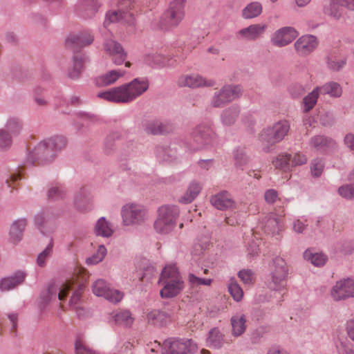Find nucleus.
Instances as JSON below:
<instances>
[{"label": "nucleus", "mask_w": 354, "mask_h": 354, "mask_svg": "<svg viewBox=\"0 0 354 354\" xmlns=\"http://www.w3.org/2000/svg\"><path fill=\"white\" fill-rule=\"evenodd\" d=\"M53 247V241L51 239L50 241V243L48 244V245L46 246L45 250H43L41 253H39L37 257V263L39 266L42 267L44 266L46 260L52 253Z\"/></svg>", "instance_id": "obj_54"}, {"label": "nucleus", "mask_w": 354, "mask_h": 354, "mask_svg": "<svg viewBox=\"0 0 354 354\" xmlns=\"http://www.w3.org/2000/svg\"><path fill=\"white\" fill-rule=\"evenodd\" d=\"M149 88V82L145 78H135L129 83L123 84L103 92L97 96L110 102L129 104L142 95Z\"/></svg>", "instance_id": "obj_1"}, {"label": "nucleus", "mask_w": 354, "mask_h": 354, "mask_svg": "<svg viewBox=\"0 0 354 354\" xmlns=\"http://www.w3.org/2000/svg\"><path fill=\"white\" fill-rule=\"evenodd\" d=\"M345 64L346 60L344 59L335 60L332 57L328 58V66L333 71H337L343 68Z\"/></svg>", "instance_id": "obj_61"}, {"label": "nucleus", "mask_w": 354, "mask_h": 354, "mask_svg": "<svg viewBox=\"0 0 354 354\" xmlns=\"http://www.w3.org/2000/svg\"><path fill=\"white\" fill-rule=\"evenodd\" d=\"M318 88L321 94L329 95L333 97H340L342 93V88L340 84L335 82L326 83L323 86Z\"/></svg>", "instance_id": "obj_40"}, {"label": "nucleus", "mask_w": 354, "mask_h": 354, "mask_svg": "<svg viewBox=\"0 0 354 354\" xmlns=\"http://www.w3.org/2000/svg\"><path fill=\"white\" fill-rule=\"evenodd\" d=\"M55 153L50 149L46 140L40 142L33 151L28 155V162L34 164H46L51 162L55 158Z\"/></svg>", "instance_id": "obj_13"}, {"label": "nucleus", "mask_w": 354, "mask_h": 354, "mask_svg": "<svg viewBox=\"0 0 354 354\" xmlns=\"http://www.w3.org/2000/svg\"><path fill=\"white\" fill-rule=\"evenodd\" d=\"M91 197L85 188L76 193L74 198L75 206L81 211H87L91 207Z\"/></svg>", "instance_id": "obj_32"}, {"label": "nucleus", "mask_w": 354, "mask_h": 354, "mask_svg": "<svg viewBox=\"0 0 354 354\" xmlns=\"http://www.w3.org/2000/svg\"><path fill=\"white\" fill-rule=\"evenodd\" d=\"M73 283V280H69L65 283H53L50 285L47 289L49 300L55 299L57 296L59 300H64Z\"/></svg>", "instance_id": "obj_23"}, {"label": "nucleus", "mask_w": 354, "mask_h": 354, "mask_svg": "<svg viewBox=\"0 0 354 354\" xmlns=\"http://www.w3.org/2000/svg\"><path fill=\"white\" fill-rule=\"evenodd\" d=\"M192 140L188 147L192 151L208 149L216 146L218 138L212 126L207 123L197 125L191 133Z\"/></svg>", "instance_id": "obj_3"}, {"label": "nucleus", "mask_w": 354, "mask_h": 354, "mask_svg": "<svg viewBox=\"0 0 354 354\" xmlns=\"http://www.w3.org/2000/svg\"><path fill=\"white\" fill-rule=\"evenodd\" d=\"M82 288L83 286L80 285L77 290L73 292L69 301L70 307L76 311L79 317H83L85 314L84 308L80 304Z\"/></svg>", "instance_id": "obj_41"}, {"label": "nucleus", "mask_w": 354, "mask_h": 354, "mask_svg": "<svg viewBox=\"0 0 354 354\" xmlns=\"http://www.w3.org/2000/svg\"><path fill=\"white\" fill-rule=\"evenodd\" d=\"M267 29L266 24H255L241 29L236 32V37L250 41L260 38Z\"/></svg>", "instance_id": "obj_21"}, {"label": "nucleus", "mask_w": 354, "mask_h": 354, "mask_svg": "<svg viewBox=\"0 0 354 354\" xmlns=\"http://www.w3.org/2000/svg\"><path fill=\"white\" fill-rule=\"evenodd\" d=\"M299 35L298 31L293 27L285 26L277 30L271 36V44L281 48L292 43Z\"/></svg>", "instance_id": "obj_14"}, {"label": "nucleus", "mask_w": 354, "mask_h": 354, "mask_svg": "<svg viewBox=\"0 0 354 354\" xmlns=\"http://www.w3.org/2000/svg\"><path fill=\"white\" fill-rule=\"evenodd\" d=\"M12 143V136L4 129H0V149L9 148Z\"/></svg>", "instance_id": "obj_56"}, {"label": "nucleus", "mask_w": 354, "mask_h": 354, "mask_svg": "<svg viewBox=\"0 0 354 354\" xmlns=\"http://www.w3.org/2000/svg\"><path fill=\"white\" fill-rule=\"evenodd\" d=\"M291 159L290 154L279 155L273 161V165L277 169H288L289 168V162Z\"/></svg>", "instance_id": "obj_50"}, {"label": "nucleus", "mask_w": 354, "mask_h": 354, "mask_svg": "<svg viewBox=\"0 0 354 354\" xmlns=\"http://www.w3.org/2000/svg\"><path fill=\"white\" fill-rule=\"evenodd\" d=\"M197 350V344L191 339L169 338L162 346V354H192Z\"/></svg>", "instance_id": "obj_8"}, {"label": "nucleus", "mask_w": 354, "mask_h": 354, "mask_svg": "<svg viewBox=\"0 0 354 354\" xmlns=\"http://www.w3.org/2000/svg\"><path fill=\"white\" fill-rule=\"evenodd\" d=\"M288 268L283 259L277 257L273 259L270 271V281L268 287L274 291H281L287 283Z\"/></svg>", "instance_id": "obj_6"}, {"label": "nucleus", "mask_w": 354, "mask_h": 354, "mask_svg": "<svg viewBox=\"0 0 354 354\" xmlns=\"http://www.w3.org/2000/svg\"><path fill=\"white\" fill-rule=\"evenodd\" d=\"M232 335L235 337L241 335L245 330L246 318L243 314L238 313L231 318Z\"/></svg>", "instance_id": "obj_35"}, {"label": "nucleus", "mask_w": 354, "mask_h": 354, "mask_svg": "<svg viewBox=\"0 0 354 354\" xmlns=\"http://www.w3.org/2000/svg\"><path fill=\"white\" fill-rule=\"evenodd\" d=\"M188 281L193 286H198L201 285L210 286L212 282V279H202L196 277L193 273H189L188 274Z\"/></svg>", "instance_id": "obj_57"}, {"label": "nucleus", "mask_w": 354, "mask_h": 354, "mask_svg": "<svg viewBox=\"0 0 354 354\" xmlns=\"http://www.w3.org/2000/svg\"><path fill=\"white\" fill-rule=\"evenodd\" d=\"M289 130V122L287 120H280L272 127L263 129L259 135V140L263 144L272 146L283 140Z\"/></svg>", "instance_id": "obj_7"}, {"label": "nucleus", "mask_w": 354, "mask_h": 354, "mask_svg": "<svg viewBox=\"0 0 354 354\" xmlns=\"http://www.w3.org/2000/svg\"><path fill=\"white\" fill-rule=\"evenodd\" d=\"M318 45L316 37L306 35L300 37L295 43L294 47L299 55L306 56L313 53Z\"/></svg>", "instance_id": "obj_18"}, {"label": "nucleus", "mask_w": 354, "mask_h": 354, "mask_svg": "<svg viewBox=\"0 0 354 354\" xmlns=\"http://www.w3.org/2000/svg\"><path fill=\"white\" fill-rule=\"evenodd\" d=\"M263 10L261 3L258 1L251 2L242 10V17L245 19H253L259 17Z\"/></svg>", "instance_id": "obj_38"}, {"label": "nucleus", "mask_w": 354, "mask_h": 354, "mask_svg": "<svg viewBox=\"0 0 354 354\" xmlns=\"http://www.w3.org/2000/svg\"><path fill=\"white\" fill-rule=\"evenodd\" d=\"M345 329L348 337L354 342V318L346 321Z\"/></svg>", "instance_id": "obj_64"}, {"label": "nucleus", "mask_w": 354, "mask_h": 354, "mask_svg": "<svg viewBox=\"0 0 354 354\" xmlns=\"http://www.w3.org/2000/svg\"><path fill=\"white\" fill-rule=\"evenodd\" d=\"M187 0H172L161 16L158 27L169 30L179 26L185 16V3Z\"/></svg>", "instance_id": "obj_4"}, {"label": "nucleus", "mask_w": 354, "mask_h": 354, "mask_svg": "<svg viewBox=\"0 0 354 354\" xmlns=\"http://www.w3.org/2000/svg\"><path fill=\"white\" fill-rule=\"evenodd\" d=\"M145 62L153 67H164L169 65V59L160 54L149 55Z\"/></svg>", "instance_id": "obj_47"}, {"label": "nucleus", "mask_w": 354, "mask_h": 354, "mask_svg": "<svg viewBox=\"0 0 354 354\" xmlns=\"http://www.w3.org/2000/svg\"><path fill=\"white\" fill-rule=\"evenodd\" d=\"M233 155L236 167H243L248 162V158L243 149H236L233 152Z\"/></svg>", "instance_id": "obj_53"}, {"label": "nucleus", "mask_w": 354, "mask_h": 354, "mask_svg": "<svg viewBox=\"0 0 354 354\" xmlns=\"http://www.w3.org/2000/svg\"><path fill=\"white\" fill-rule=\"evenodd\" d=\"M336 348L338 354H354L352 344L346 339L339 340Z\"/></svg>", "instance_id": "obj_55"}, {"label": "nucleus", "mask_w": 354, "mask_h": 354, "mask_svg": "<svg viewBox=\"0 0 354 354\" xmlns=\"http://www.w3.org/2000/svg\"><path fill=\"white\" fill-rule=\"evenodd\" d=\"M280 229V220L274 214H270L264 224V230L267 233L274 234Z\"/></svg>", "instance_id": "obj_42"}, {"label": "nucleus", "mask_w": 354, "mask_h": 354, "mask_svg": "<svg viewBox=\"0 0 354 354\" xmlns=\"http://www.w3.org/2000/svg\"><path fill=\"white\" fill-rule=\"evenodd\" d=\"M134 0H120L118 3L119 10L109 12L106 15L104 22V26L110 23L124 21L126 23H133V15L125 10L131 8V4Z\"/></svg>", "instance_id": "obj_12"}, {"label": "nucleus", "mask_w": 354, "mask_h": 354, "mask_svg": "<svg viewBox=\"0 0 354 354\" xmlns=\"http://www.w3.org/2000/svg\"><path fill=\"white\" fill-rule=\"evenodd\" d=\"M106 254V249L104 245H100L95 254L86 259L88 264H97L101 262Z\"/></svg>", "instance_id": "obj_51"}, {"label": "nucleus", "mask_w": 354, "mask_h": 354, "mask_svg": "<svg viewBox=\"0 0 354 354\" xmlns=\"http://www.w3.org/2000/svg\"><path fill=\"white\" fill-rule=\"evenodd\" d=\"M324 162L322 159H315L311 162L310 170L312 175L315 177H319L324 169Z\"/></svg>", "instance_id": "obj_58"}, {"label": "nucleus", "mask_w": 354, "mask_h": 354, "mask_svg": "<svg viewBox=\"0 0 354 354\" xmlns=\"http://www.w3.org/2000/svg\"><path fill=\"white\" fill-rule=\"evenodd\" d=\"M334 301H344L354 297V279L344 278L337 281L330 291Z\"/></svg>", "instance_id": "obj_10"}, {"label": "nucleus", "mask_w": 354, "mask_h": 354, "mask_svg": "<svg viewBox=\"0 0 354 354\" xmlns=\"http://www.w3.org/2000/svg\"><path fill=\"white\" fill-rule=\"evenodd\" d=\"M228 290L235 301H239L242 299L243 291L234 278L230 279Z\"/></svg>", "instance_id": "obj_48"}, {"label": "nucleus", "mask_w": 354, "mask_h": 354, "mask_svg": "<svg viewBox=\"0 0 354 354\" xmlns=\"http://www.w3.org/2000/svg\"><path fill=\"white\" fill-rule=\"evenodd\" d=\"M202 185L196 180H192L188 185L185 194L179 198V202L183 204L191 203L200 194Z\"/></svg>", "instance_id": "obj_29"}, {"label": "nucleus", "mask_w": 354, "mask_h": 354, "mask_svg": "<svg viewBox=\"0 0 354 354\" xmlns=\"http://www.w3.org/2000/svg\"><path fill=\"white\" fill-rule=\"evenodd\" d=\"M310 144L318 151H324L326 148L333 147L335 142L324 136H315L310 139Z\"/></svg>", "instance_id": "obj_39"}, {"label": "nucleus", "mask_w": 354, "mask_h": 354, "mask_svg": "<svg viewBox=\"0 0 354 354\" xmlns=\"http://www.w3.org/2000/svg\"><path fill=\"white\" fill-rule=\"evenodd\" d=\"M113 232V225L104 217H101L97 220L95 226V232L97 236L108 238L112 236Z\"/></svg>", "instance_id": "obj_33"}, {"label": "nucleus", "mask_w": 354, "mask_h": 354, "mask_svg": "<svg viewBox=\"0 0 354 354\" xmlns=\"http://www.w3.org/2000/svg\"><path fill=\"white\" fill-rule=\"evenodd\" d=\"M147 317L150 324L158 327L165 326L171 322V318L168 313L156 309L150 311L147 314Z\"/></svg>", "instance_id": "obj_26"}, {"label": "nucleus", "mask_w": 354, "mask_h": 354, "mask_svg": "<svg viewBox=\"0 0 354 354\" xmlns=\"http://www.w3.org/2000/svg\"><path fill=\"white\" fill-rule=\"evenodd\" d=\"M320 93L319 89L318 87L314 88L312 92H310L308 95H306L304 100V111L307 113L313 109L315 105L317 103L319 94Z\"/></svg>", "instance_id": "obj_45"}, {"label": "nucleus", "mask_w": 354, "mask_h": 354, "mask_svg": "<svg viewBox=\"0 0 354 354\" xmlns=\"http://www.w3.org/2000/svg\"><path fill=\"white\" fill-rule=\"evenodd\" d=\"M123 222L126 225H139L147 218V210L138 204H127L121 210Z\"/></svg>", "instance_id": "obj_9"}, {"label": "nucleus", "mask_w": 354, "mask_h": 354, "mask_svg": "<svg viewBox=\"0 0 354 354\" xmlns=\"http://www.w3.org/2000/svg\"><path fill=\"white\" fill-rule=\"evenodd\" d=\"M99 6L100 4L95 0H82L77 5V11L84 17H91Z\"/></svg>", "instance_id": "obj_31"}, {"label": "nucleus", "mask_w": 354, "mask_h": 354, "mask_svg": "<svg viewBox=\"0 0 354 354\" xmlns=\"http://www.w3.org/2000/svg\"><path fill=\"white\" fill-rule=\"evenodd\" d=\"M211 204L217 209L227 210L235 207V201L232 195L227 191H222L210 198Z\"/></svg>", "instance_id": "obj_22"}, {"label": "nucleus", "mask_w": 354, "mask_h": 354, "mask_svg": "<svg viewBox=\"0 0 354 354\" xmlns=\"http://www.w3.org/2000/svg\"><path fill=\"white\" fill-rule=\"evenodd\" d=\"M93 292L97 297H103L112 303L120 302L124 294L118 290L111 289L103 279L97 280L93 286Z\"/></svg>", "instance_id": "obj_15"}, {"label": "nucleus", "mask_w": 354, "mask_h": 354, "mask_svg": "<svg viewBox=\"0 0 354 354\" xmlns=\"http://www.w3.org/2000/svg\"><path fill=\"white\" fill-rule=\"evenodd\" d=\"M9 325L10 326V330L12 333H16L18 322V313H10L7 315Z\"/></svg>", "instance_id": "obj_62"}, {"label": "nucleus", "mask_w": 354, "mask_h": 354, "mask_svg": "<svg viewBox=\"0 0 354 354\" xmlns=\"http://www.w3.org/2000/svg\"><path fill=\"white\" fill-rule=\"evenodd\" d=\"M25 276L24 272L18 271L10 277L2 279L0 281V290L8 291L15 288L24 281Z\"/></svg>", "instance_id": "obj_25"}, {"label": "nucleus", "mask_w": 354, "mask_h": 354, "mask_svg": "<svg viewBox=\"0 0 354 354\" xmlns=\"http://www.w3.org/2000/svg\"><path fill=\"white\" fill-rule=\"evenodd\" d=\"M145 130L153 135L163 134L170 132L172 130V126L167 122L154 120L147 123Z\"/></svg>", "instance_id": "obj_28"}, {"label": "nucleus", "mask_w": 354, "mask_h": 354, "mask_svg": "<svg viewBox=\"0 0 354 354\" xmlns=\"http://www.w3.org/2000/svg\"><path fill=\"white\" fill-rule=\"evenodd\" d=\"M88 62V58L84 55H76L73 57V68L68 71V77L71 79H77L80 76L84 64Z\"/></svg>", "instance_id": "obj_37"}, {"label": "nucleus", "mask_w": 354, "mask_h": 354, "mask_svg": "<svg viewBox=\"0 0 354 354\" xmlns=\"http://www.w3.org/2000/svg\"><path fill=\"white\" fill-rule=\"evenodd\" d=\"M126 74L124 70H111L99 76L96 79V84L99 86H107L115 84L118 79Z\"/></svg>", "instance_id": "obj_24"}, {"label": "nucleus", "mask_w": 354, "mask_h": 354, "mask_svg": "<svg viewBox=\"0 0 354 354\" xmlns=\"http://www.w3.org/2000/svg\"><path fill=\"white\" fill-rule=\"evenodd\" d=\"M338 193L346 199H354V185H342L338 189Z\"/></svg>", "instance_id": "obj_60"}, {"label": "nucleus", "mask_w": 354, "mask_h": 354, "mask_svg": "<svg viewBox=\"0 0 354 354\" xmlns=\"http://www.w3.org/2000/svg\"><path fill=\"white\" fill-rule=\"evenodd\" d=\"M93 36L88 31L69 35L65 41L66 46L73 51H78L82 48L90 45L93 41Z\"/></svg>", "instance_id": "obj_17"}, {"label": "nucleus", "mask_w": 354, "mask_h": 354, "mask_svg": "<svg viewBox=\"0 0 354 354\" xmlns=\"http://www.w3.org/2000/svg\"><path fill=\"white\" fill-rule=\"evenodd\" d=\"M66 194L64 188L62 186H53L48 192V199L55 201L64 198Z\"/></svg>", "instance_id": "obj_52"}, {"label": "nucleus", "mask_w": 354, "mask_h": 354, "mask_svg": "<svg viewBox=\"0 0 354 354\" xmlns=\"http://www.w3.org/2000/svg\"><path fill=\"white\" fill-rule=\"evenodd\" d=\"M207 346L215 349L221 348L225 344L224 335L218 328H212L207 333L206 338Z\"/></svg>", "instance_id": "obj_30"}, {"label": "nucleus", "mask_w": 354, "mask_h": 354, "mask_svg": "<svg viewBox=\"0 0 354 354\" xmlns=\"http://www.w3.org/2000/svg\"><path fill=\"white\" fill-rule=\"evenodd\" d=\"M344 8L354 10V0H330L329 3L324 6V12L339 19L343 15Z\"/></svg>", "instance_id": "obj_16"}, {"label": "nucleus", "mask_w": 354, "mask_h": 354, "mask_svg": "<svg viewBox=\"0 0 354 354\" xmlns=\"http://www.w3.org/2000/svg\"><path fill=\"white\" fill-rule=\"evenodd\" d=\"M238 275L245 284L250 285L254 281V272L251 270H241L239 272Z\"/></svg>", "instance_id": "obj_59"}, {"label": "nucleus", "mask_w": 354, "mask_h": 354, "mask_svg": "<svg viewBox=\"0 0 354 354\" xmlns=\"http://www.w3.org/2000/svg\"><path fill=\"white\" fill-rule=\"evenodd\" d=\"M26 224V220L24 218L19 219L12 224L10 230V236L12 242L17 243L21 239Z\"/></svg>", "instance_id": "obj_36"}, {"label": "nucleus", "mask_w": 354, "mask_h": 354, "mask_svg": "<svg viewBox=\"0 0 354 354\" xmlns=\"http://www.w3.org/2000/svg\"><path fill=\"white\" fill-rule=\"evenodd\" d=\"M240 113V109L236 106H232L224 111L221 115V122L224 126L234 124Z\"/></svg>", "instance_id": "obj_34"}, {"label": "nucleus", "mask_w": 354, "mask_h": 354, "mask_svg": "<svg viewBox=\"0 0 354 354\" xmlns=\"http://www.w3.org/2000/svg\"><path fill=\"white\" fill-rule=\"evenodd\" d=\"M104 48L112 57V61L115 65H121L124 62L127 53L119 43L113 39H108L104 42Z\"/></svg>", "instance_id": "obj_20"}, {"label": "nucleus", "mask_w": 354, "mask_h": 354, "mask_svg": "<svg viewBox=\"0 0 354 354\" xmlns=\"http://www.w3.org/2000/svg\"><path fill=\"white\" fill-rule=\"evenodd\" d=\"M158 283L162 286L160 292L162 298L174 297L184 288V281L175 264L163 268Z\"/></svg>", "instance_id": "obj_2"}, {"label": "nucleus", "mask_w": 354, "mask_h": 354, "mask_svg": "<svg viewBox=\"0 0 354 354\" xmlns=\"http://www.w3.org/2000/svg\"><path fill=\"white\" fill-rule=\"evenodd\" d=\"M53 151L55 152V156L57 153L65 148L67 144V140L65 137L62 136H55L50 137L46 140Z\"/></svg>", "instance_id": "obj_43"}, {"label": "nucleus", "mask_w": 354, "mask_h": 354, "mask_svg": "<svg viewBox=\"0 0 354 354\" xmlns=\"http://www.w3.org/2000/svg\"><path fill=\"white\" fill-rule=\"evenodd\" d=\"M179 213V209L176 205H165L160 207L158 217L154 222L156 231L162 234L171 232L176 225Z\"/></svg>", "instance_id": "obj_5"}, {"label": "nucleus", "mask_w": 354, "mask_h": 354, "mask_svg": "<svg viewBox=\"0 0 354 354\" xmlns=\"http://www.w3.org/2000/svg\"><path fill=\"white\" fill-rule=\"evenodd\" d=\"M242 95V89L239 86L226 85L221 90L214 93L212 100L214 107H221L239 98Z\"/></svg>", "instance_id": "obj_11"}, {"label": "nucleus", "mask_w": 354, "mask_h": 354, "mask_svg": "<svg viewBox=\"0 0 354 354\" xmlns=\"http://www.w3.org/2000/svg\"><path fill=\"white\" fill-rule=\"evenodd\" d=\"M111 317L116 325L130 328L134 322V317L129 310H120L111 313Z\"/></svg>", "instance_id": "obj_27"}, {"label": "nucleus", "mask_w": 354, "mask_h": 354, "mask_svg": "<svg viewBox=\"0 0 354 354\" xmlns=\"http://www.w3.org/2000/svg\"><path fill=\"white\" fill-rule=\"evenodd\" d=\"M75 354H95L86 344L81 337H77L75 342Z\"/></svg>", "instance_id": "obj_49"}, {"label": "nucleus", "mask_w": 354, "mask_h": 354, "mask_svg": "<svg viewBox=\"0 0 354 354\" xmlns=\"http://www.w3.org/2000/svg\"><path fill=\"white\" fill-rule=\"evenodd\" d=\"M178 84L180 87L198 88L201 86H213L215 81L203 78L198 74L183 75L178 80Z\"/></svg>", "instance_id": "obj_19"}, {"label": "nucleus", "mask_w": 354, "mask_h": 354, "mask_svg": "<svg viewBox=\"0 0 354 354\" xmlns=\"http://www.w3.org/2000/svg\"><path fill=\"white\" fill-rule=\"evenodd\" d=\"M21 129L22 124L21 121L16 118H11L8 120L3 129L13 137L17 136Z\"/></svg>", "instance_id": "obj_46"}, {"label": "nucleus", "mask_w": 354, "mask_h": 354, "mask_svg": "<svg viewBox=\"0 0 354 354\" xmlns=\"http://www.w3.org/2000/svg\"><path fill=\"white\" fill-rule=\"evenodd\" d=\"M304 257L305 259L310 261L315 266H322L327 261V257L325 254L322 253H313L310 250H306Z\"/></svg>", "instance_id": "obj_44"}, {"label": "nucleus", "mask_w": 354, "mask_h": 354, "mask_svg": "<svg viewBox=\"0 0 354 354\" xmlns=\"http://www.w3.org/2000/svg\"><path fill=\"white\" fill-rule=\"evenodd\" d=\"M264 198L268 203L273 204L278 198V193L275 189H268L264 194Z\"/></svg>", "instance_id": "obj_63"}]
</instances>
